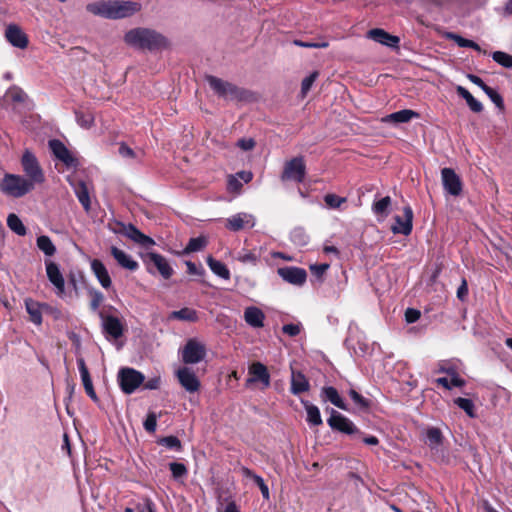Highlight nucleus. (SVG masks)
<instances>
[{
  "instance_id": "nucleus-4",
  "label": "nucleus",
  "mask_w": 512,
  "mask_h": 512,
  "mask_svg": "<svg viewBox=\"0 0 512 512\" xmlns=\"http://www.w3.org/2000/svg\"><path fill=\"white\" fill-rule=\"evenodd\" d=\"M206 80L211 89L221 98L229 101H248L251 98V93L245 89L239 88L236 85L224 81L215 76H207Z\"/></svg>"
},
{
  "instance_id": "nucleus-9",
  "label": "nucleus",
  "mask_w": 512,
  "mask_h": 512,
  "mask_svg": "<svg viewBox=\"0 0 512 512\" xmlns=\"http://www.w3.org/2000/svg\"><path fill=\"white\" fill-rule=\"evenodd\" d=\"M329 427L347 435L361 434L357 426L346 416L338 411L331 409L330 417L327 419Z\"/></svg>"
},
{
  "instance_id": "nucleus-3",
  "label": "nucleus",
  "mask_w": 512,
  "mask_h": 512,
  "mask_svg": "<svg viewBox=\"0 0 512 512\" xmlns=\"http://www.w3.org/2000/svg\"><path fill=\"white\" fill-rule=\"evenodd\" d=\"M34 189L35 186L20 174L5 173L0 180V192L8 197L21 198Z\"/></svg>"
},
{
  "instance_id": "nucleus-55",
  "label": "nucleus",
  "mask_w": 512,
  "mask_h": 512,
  "mask_svg": "<svg viewBox=\"0 0 512 512\" xmlns=\"http://www.w3.org/2000/svg\"><path fill=\"white\" fill-rule=\"evenodd\" d=\"M143 426L149 433H154L157 427V416L154 412L148 413Z\"/></svg>"
},
{
  "instance_id": "nucleus-42",
  "label": "nucleus",
  "mask_w": 512,
  "mask_h": 512,
  "mask_svg": "<svg viewBox=\"0 0 512 512\" xmlns=\"http://www.w3.org/2000/svg\"><path fill=\"white\" fill-rule=\"evenodd\" d=\"M291 241L297 246H305L309 243V235L302 227H296L290 235Z\"/></svg>"
},
{
  "instance_id": "nucleus-60",
  "label": "nucleus",
  "mask_w": 512,
  "mask_h": 512,
  "mask_svg": "<svg viewBox=\"0 0 512 512\" xmlns=\"http://www.w3.org/2000/svg\"><path fill=\"white\" fill-rule=\"evenodd\" d=\"M255 483L259 487L263 498L268 500L269 497H270L269 488L265 484L263 478L261 476L260 477H255Z\"/></svg>"
},
{
  "instance_id": "nucleus-49",
  "label": "nucleus",
  "mask_w": 512,
  "mask_h": 512,
  "mask_svg": "<svg viewBox=\"0 0 512 512\" xmlns=\"http://www.w3.org/2000/svg\"><path fill=\"white\" fill-rule=\"evenodd\" d=\"M318 76H319V73L317 71H314L309 76L305 77L302 80V83H301V95H302L303 98L307 95V93L311 89L313 83L316 81Z\"/></svg>"
},
{
  "instance_id": "nucleus-25",
  "label": "nucleus",
  "mask_w": 512,
  "mask_h": 512,
  "mask_svg": "<svg viewBox=\"0 0 512 512\" xmlns=\"http://www.w3.org/2000/svg\"><path fill=\"white\" fill-rule=\"evenodd\" d=\"M123 235L143 247H149L155 244L154 240L151 237L143 234L138 228H136L133 224L130 223L127 224V227Z\"/></svg>"
},
{
  "instance_id": "nucleus-6",
  "label": "nucleus",
  "mask_w": 512,
  "mask_h": 512,
  "mask_svg": "<svg viewBox=\"0 0 512 512\" xmlns=\"http://www.w3.org/2000/svg\"><path fill=\"white\" fill-rule=\"evenodd\" d=\"M24 177L27 178L35 187L45 182L44 171L33 152L26 149L20 160Z\"/></svg>"
},
{
  "instance_id": "nucleus-1",
  "label": "nucleus",
  "mask_w": 512,
  "mask_h": 512,
  "mask_svg": "<svg viewBox=\"0 0 512 512\" xmlns=\"http://www.w3.org/2000/svg\"><path fill=\"white\" fill-rule=\"evenodd\" d=\"M123 39L128 46L143 51L155 52L168 46L165 36L154 29L145 27L130 29L125 33Z\"/></svg>"
},
{
  "instance_id": "nucleus-16",
  "label": "nucleus",
  "mask_w": 512,
  "mask_h": 512,
  "mask_svg": "<svg viewBox=\"0 0 512 512\" xmlns=\"http://www.w3.org/2000/svg\"><path fill=\"white\" fill-rule=\"evenodd\" d=\"M45 267L47 277L55 287L56 294L62 296L65 292V280L59 266L51 260H45Z\"/></svg>"
},
{
  "instance_id": "nucleus-36",
  "label": "nucleus",
  "mask_w": 512,
  "mask_h": 512,
  "mask_svg": "<svg viewBox=\"0 0 512 512\" xmlns=\"http://www.w3.org/2000/svg\"><path fill=\"white\" fill-rule=\"evenodd\" d=\"M456 91L459 96L466 100L467 105L473 112L480 113L483 111L482 103L475 99L466 88L463 86H457Z\"/></svg>"
},
{
  "instance_id": "nucleus-47",
  "label": "nucleus",
  "mask_w": 512,
  "mask_h": 512,
  "mask_svg": "<svg viewBox=\"0 0 512 512\" xmlns=\"http://www.w3.org/2000/svg\"><path fill=\"white\" fill-rule=\"evenodd\" d=\"M91 301H90V309L93 312H99V307L104 301V295L102 292L98 290H91L90 292Z\"/></svg>"
},
{
  "instance_id": "nucleus-10",
  "label": "nucleus",
  "mask_w": 512,
  "mask_h": 512,
  "mask_svg": "<svg viewBox=\"0 0 512 512\" xmlns=\"http://www.w3.org/2000/svg\"><path fill=\"white\" fill-rule=\"evenodd\" d=\"M182 361L185 364H197L206 355L205 346L195 339H189L181 351Z\"/></svg>"
},
{
  "instance_id": "nucleus-43",
  "label": "nucleus",
  "mask_w": 512,
  "mask_h": 512,
  "mask_svg": "<svg viewBox=\"0 0 512 512\" xmlns=\"http://www.w3.org/2000/svg\"><path fill=\"white\" fill-rule=\"evenodd\" d=\"M259 256L252 250L242 249L237 253L236 260L243 264L256 265Z\"/></svg>"
},
{
  "instance_id": "nucleus-48",
  "label": "nucleus",
  "mask_w": 512,
  "mask_h": 512,
  "mask_svg": "<svg viewBox=\"0 0 512 512\" xmlns=\"http://www.w3.org/2000/svg\"><path fill=\"white\" fill-rule=\"evenodd\" d=\"M159 444L176 451H181V441L176 436H166L159 440Z\"/></svg>"
},
{
  "instance_id": "nucleus-38",
  "label": "nucleus",
  "mask_w": 512,
  "mask_h": 512,
  "mask_svg": "<svg viewBox=\"0 0 512 512\" xmlns=\"http://www.w3.org/2000/svg\"><path fill=\"white\" fill-rule=\"evenodd\" d=\"M169 319H177L181 321L195 322L197 321V312L194 309L185 307L177 311H172Z\"/></svg>"
},
{
  "instance_id": "nucleus-62",
  "label": "nucleus",
  "mask_w": 512,
  "mask_h": 512,
  "mask_svg": "<svg viewBox=\"0 0 512 512\" xmlns=\"http://www.w3.org/2000/svg\"><path fill=\"white\" fill-rule=\"evenodd\" d=\"M283 333L294 337L300 333V326L296 324H286L282 327Z\"/></svg>"
},
{
  "instance_id": "nucleus-31",
  "label": "nucleus",
  "mask_w": 512,
  "mask_h": 512,
  "mask_svg": "<svg viewBox=\"0 0 512 512\" xmlns=\"http://www.w3.org/2000/svg\"><path fill=\"white\" fill-rule=\"evenodd\" d=\"M321 397L324 401H329L336 407L342 410H348L345 402L339 395L336 388L332 386L323 387L321 390Z\"/></svg>"
},
{
  "instance_id": "nucleus-51",
  "label": "nucleus",
  "mask_w": 512,
  "mask_h": 512,
  "mask_svg": "<svg viewBox=\"0 0 512 512\" xmlns=\"http://www.w3.org/2000/svg\"><path fill=\"white\" fill-rule=\"evenodd\" d=\"M169 469L172 473V476L175 479H179L187 475L188 471L184 464L178 462H172L169 464Z\"/></svg>"
},
{
  "instance_id": "nucleus-63",
  "label": "nucleus",
  "mask_w": 512,
  "mask_h": 512,
  "mask_svg": "<svg viewBox=\"0 0 512 512\" xmlns=\"http://www.w3.org/2000/svg\"><path fill=\"white\" fill-rule=\"evenodd\" d=\"M109 229L115 233V234H121L123 235L126 227H127V224L123 223V222H120V221H114L112 223H109Z\"/></svg>"
},
{
  "instance_id": "nucleus-13",
  "label": "nucleus",
  "mask_w": 512,
  "mask_h": 512,
  "mask_svg": "<svg viewBox=\"0 0 512 512\" xmlns=\"http://www.w3.org/2000/svg\"><path fill=\"white\" fill-rule=\"evenodd\" d=\"M98 316L102 321V327L105 333L114 339H118L123 335V324L118 317L108 315L105 311H99Z\"/></svg>"
},
{
  "instance_id": "nucleus-52",
  "label": "nucleus",
  "mask_w": 512,
  "mask_h": 512,
  "mask_svg": "<svg viewBox=\"0 0 512 512\" xmlns=\"http://www.w3.org/2000/svg\"><path fill=\"white\" fill-rule=\"evenodd\" d=\"M484 93L490 98V100L499 108V109H503L504 108V101H503V98L502 96L496 91L494 90L493 88H491L490 86L489 87H486Z\"/></svg>"
},
{
  "instance_id": "nucleus-23",
  "label": "nucleus",
  "mask_w": 512,
  "mask_h": 512,
  "mask_svg": "<svg viewBox=\"0 0 512 512\" xmlns=\"http://www.w3.org/2000/svg\"><path fill=\"white\" fill-rule=\"evenodd\" d=\"M255 219L247 213H238L227 219L226 228L231 231H239L245 227H254Z\"/></svg>"
},
{
  "instance_id": "nucleus-30",
  "label": "nucleus",
  "mask_w": 512,
  "mask_h": 512,
  "mask_svg": "<svg viewBox=\"0 0 512 512\" xmlns=\"http://www.w3.org/2000/svg\"><path fill=\"white\" fill-rule=\"evenodd\" d=\"M310 388L309 381L301 372L292 371L290 391L294 395H299L308 391Z\"/></svg>"
},
{
  "instance_id": "nucleus-19",
  "label": "nucleus",
  "mask_w": 512,
  "mask_h": 512,
  "mask_svg": "<svg viewBox=\"0 0 512 512\" xmlns=\"http://www.w3.org/2000/svg\"><path fill=\"white\" fill-rule=\"evenodd\" d=\"M5 37L12 46L19 49H25L29 43L27 35L16 24H9L7 26Z\"/></svg>"
},
{
  "instance_id": "nucleus-14",
  "label": "nucleus",
  "mask_w": 512,
  "mask_h": 512,
  "mask_svg": "<svg viewBox=\"0 0 512 512\" xmlns=\"http://www.w3.org/2000/svg\"><path fill=\"white\" fill-rule=\"evenodd\" d=\"M249 377L246 380L247 385L260 382L262 388L266 389L270 386V374L267 367L261 362H254L248 369Z\"/></svg>"
},
{
  "instance_id": "nucleus-11",
  "label": "nucleus",
  "mask_w": 512,
  "mask_h": 512,
  "mask_svg": "<svg viewBox=\"0 0 512 512\" xmlns=\"http://www.w3.org/2000/svg\"><path fill=\"white\" fill-rule=\"evenodd\" d=\"M441 179L444 190L452 195L459 196L462 193V181L459 175L452 168H443L441 170Z\"/></svg>"
},
{
  "instance_id": "nucleus-40",
  "label": "nucleus",
  "mask_w": 512,
  "mask_h": 512,
  "mask_svg": "<svg viewBox=\"0 0 512 512\" xmlns=\"http://www.w3.org/2000/svg\"><path fill=\"white\" fill-rule=\"evenodd\" d=\"M7 226L10 230L19 236H24L27 232L21 219L14 213H11L7 217Z\"/></svg>"
},
{
  "instance_id": "nucleus-58",
  "label": "nucleus",
  "mask_w": 512,
  "mask_h": 512,
  "mask_svg": "<svg viewBox=\"0 0 512 512\" xmlns=\"http://www.w3.org/2000/svg\"><path fill=\"white\" fill-rule=\"evenodd\" d=\"M186 266H187V272L190 275H196V276L205 275V270L201 265L197 266L192 261H186Z\"/></svg>"
},
{
  "instance_id": "nucleus-29",
  "label": "nucleus",
  "mask_w": 512,
  "mask_h": 512,
  "mask_svg": "<svg viewBox=\"0 0 512 512\" xmlns=\"http://www.w3.org/2000/svg\"><path fill=\"white\" fill-rule=\"evenodd\" d=\"M419 113L410 110V109H403L394 113H391L385 117L382 118V121L385 123H407L411 121L413 118H418Z\"/></svg>"
},
{
  "instance_id": "nucleus-8",
  "label": "nucleus",
  "mask_w": 512,
  "mask_h": 512,
  "mask_svg": "<svg viewBox=\"0 0 512 512\" xmlns=\"http://www.w3.org/2000/svg\"><path fill=\"white\" fill-rule=\"evenodd\" d=\"M306 175V165L303 157H295L287 161L281 175L282 181H294L301 183Z\"/></svg>"
},
{
  "instance_id": "nucleus-7",
  "label": "nucleus",
  "mask_w": 512,
  "mask_h": 512,
  "mask_svg": "<svg viewBox=\"0 0 512 512\" xmlns=\"http://www.w3.org/2000/svg\"><path fill=\"white\" fill-rule=\"evenodd\" d=\"M118 380L122 391L132 394L144 382V375L133 368H122Z\"/></svg>"
},
{
  "instance_id": "nucleus-12",
  "label": "nucleus",
  "mask_w": 512,
  "mask_h": 512,
  "mask_svg": "<svg viewBox=\"0 0 512 512\" xmlns=\"http://www.w3.org/2000/svg\"><path fill=\"white\" fill-rule=\"evenodd\" d=\"M144 261L147 263L150 273H153L150 268V265H153L164 279H169L173 274V268L161 254L149 252L145 255Z\"/></svg>"
},
{
  "instance_id": "nucleus-24",
  "label": "nucleus",
  "mask_w": 512,
  "mask_h": 512,
  "mask_svg": "<svg viewBox=\"0 0 512 512\" xmlns=\"http://www.w3.org/2000/svg\"><path fill=\"white\" fill-rule=\"evenodd\" d=\"M90 266L93 274L99 281L100 285L104 289L110 288L112 285V281L105 265L99 259H93L90 262Z\"/></svg>"
},
{
  "instance_id": "nucleus-45",
  "label": "nucleus",
  "mask_w": 512,
  "mask_h": 512,
  "mask_svg": "<svg viewBox=\"0 0 512 512\" xmlns=\"http://www.w3.org/2000/svg\"><path fill=\"white\" fill-rule=\"evenodd\" d=\"M454 402L459 408L464 410L469 417H475V406L471 399L459 397L456 398Z\"/></svg>"
},
{
  "instance_id": "nucleus-5",
  "label": "nucleus",
  "mask_w": 512,
  "mask_h": 512,
  "mask_svg": "<svg viewBox=\"0 0 512 512\" xmlns=\"http://www.w3.org/2000/svg\"><path fill=\"white\" fill-rule=\"evenodd\" d=\"M425 443L430 449L431 457L434 461L441 464L450 463V454L447 448L443 446L444 436L437 427H429L424 432Z\"/></svg>"
},
{
  "instance_id": "nucleus-20",
  "label": "nucleus",
  "mask_w": 512,
  "mask_h": 512,
  "mask_svg": "<svg viewBox=\"0 0 512 512\" xmlns=\"http://www.w3.org/2000/svg\"><path fill=\"white\" fill-rule=\"evenodd\" d=\"M48 145L53 155L66 166H75L77 164L76 159L71 155L70 151L60 140H49Z\"/></svg>"
},
{
  "instance_id": "nucleus-33",
  "label": "nucleus",
  "mask_w": 512,
  "mask_h": 512,
  "mask_svg": "<svg viewBox=\"0 0 512 512\" xmlns=\"http://www.w3.org/2000/svg\"><path fill=\"white\" fill-rule=\"evenodd\" d=\"M301 402L306 410V414H307L306 421L308 422V424L311 426L322 425L323 421L321 418L319 408L316 405H314L308 401L302 400Z\"/></svg>"
},
{
  "instance_id": "nucleus-44",
  "label": "nucleus",
  "mask_w": 512,
  "mask_h": 512,
  "mask_svg": "<svg viewBox=\"0 0 512 512\" xmlns=\"http://www.w3.org/2000/svg\"><path fill=\"white\" fill-rule=\"evenodd\" d=\"M492 58L499 65L505 68H512V55L502 51H495L492 53Z\"/></svg>"
},
{
  "instance_id": "nucleus-64",
  "label": "nucleus",
  "mask_w": 512,
  "mask_h": 512,
  "mask_svg": "<svg viewBox=\"0 0 512 512\" xmlns=\"http://www.w3.org/2000/svg\"><path fill=\"white\" fill-rule=\"evenodd\" d=\"M11 98L14 102H24L26 99V94L19 88H14L10 92Z\"/></svg>"
},
{
  "instance_id": "nucleus-17",
  "label": "nucleus",
  "mask_w": 512,
  "mask_h": 512,
  "mask_svg": "<svg viewBox=\"0 0 512 512\" xmlns=\"http://www.w3.org/2000/svg\"><path fill=\"white\" fill-rule=\"evenodd\" d=\"M278 275L287 283L301 286L306 282L307 273L299 267H282L277 270Z\"/></svg>"
},
{
  "instance_id": "nucleus-35",
  "label": "nucleus",
  "mask_w": 512,
  "mask_h": 512,
  "mask_svg": "<svg viewBox=\"0 0 512 512\" xmlns=\"http://www.w3.org/2000/svg\"><path fill=\"white\" fill-rule=\"evenodd\" d=\"M26 311L30 316V320L36 324L41 325L42 323V305L32 299L25 300Z\"/></svg>"
},
{
  "instance_id": "nucleus-28",
  "label": "nucleus",
  "mask_w": 512,
  "mask_h": 512,
  "mask_svg": "<svg viewBox=\"0 0 512 512\" xmlns=\"http://www.w3.org/2000/svg\"><path fill=\"white\" fill-rule=\"evenodd\" d=\"M244 319L251 327L261 328L264 326L265 314L261 309L255 306H250L244 311Z\"/></svg>"
},
{
  "instance_id": "nucleus-50",
  "label": "nucleus",
  "mask_w": 512,
  "mask_h": 512,
  "mask_svg": "<svg viewBox=\"0 0 512 512\" xmlns=\"http://www.w3.org/2000/svg\"><path fill=\"white\" fill-rule=\"evenodd\" d=\"M324 201L326 205L330 208L337 209L339 208L343 203L346 202V198L340 197L336 194H326L324 197Z\"/></svg>"
},
{
  "instance_id": "nucleus-56",
  "label": "nucleus",
  "mask_w": 512,
  "mask_h": 512,
  "mask_svg": "<svg viewBox=\"0 0 512 512\" xmlns=\"http://www.w3.org/2000/svg\"><path fill=\"white\" fill-rule=\"evenodd\" d=\"M329 267L330 265L328 263L313 264L310 265V270L314 276L321 278Z\"/></svg>"
},
{
  "instance_id": "nucleus-21",
  "label": "nucleus",
  "mask_w": 512,
  "mask_h": 512,
  "mask_svg": "<svg viewBox=\"0 0 512 512\" xmlns=\"http://www.w3.org/2000/svg\"><path fill=\"white\" fill-rule=\"evenodd\" d=\"M367 38L390 48H398L400 38L391 35L381 28H374L367 32Z\"/></svg>"
},
{
  "instance_id": "nucleus-57",
  "label": "nucleus",
  "mask_w": 512,
  "mask_h": 512,
  "mask_svg": "<svg viewBox=\"0 0 512 512\" xmlns=\"http://www.w3.org/2000/svg\"><path fill=\"white\" fill-rule=\"evenodd\" d=\"M149 508L150 510H155V504L147 497L143 498L142 502L136 505L137 512H149Z\"/></svg>"
},
{
  "instance_id": "nucleus-41",
  "label": "nucleus",
  "mask_w": 512,
  "mask_h": 512,
  "mask_svg": "<svg viewBox=\"0 0 512 512\" xmlns=\"http://www.w3.org/2000/svg\"><path fill=\"white\" fill-rule=\"evenodd\" d=\"M208 244V240L205 236H199L196 238H191L185 247L183 253L189 254L193 252H198L203 250Z\"/></svg>"
},
{
  "instance_id": "nucleus-37",
  "label": "nucleus",
  "mask_w": 512,
  "mask_h": 512,
  "mask_svg": "<svg viewBox=\"0 0 512 512\" xmlns=\"http://www.w3.org/2000/svg\"><path fill=\"white\" fill-rule=\"evenodd\" d=\"M391 197L385 196L372 205V211L375 215L385 218L389 215V208L391 206Z\"/></svg>"
},
{
  "instance_id": "nucleus-15",
  "label": "nucleus",
  "mask_w": 512,
  "mask_h": 512,
  "mask_svg": "<svg viewBox=\"0 0 512 512\" xmlns=\"http://www.w3.org/2000/svg\"><path fill=\"white\" fill-rule=\"evenodd\" d=\"M395 224L392 225L391 230L394 234H402L408 236L413 227V211L410 206H405L403 209V216L396 215Z\"/></svg>"
},
{
  "instance_id": "nucleus-39",
  "label": "nucleus",
  "mask_w": 512,
  "mask_h": 512,
  "mask_svg": "<svg viewBox=\"0 0 512 512\" xmlns=\"http://www.w3.org/2000/svg\"><path fill=\"white\" fill-rule=\"evenodd\" d=\"M36 245L46 256L51 257L56 253V246L49 236L41 235L36 239Z\"/></svg>"
},
{
  "instance_id": "nucleus-26",
  "label": "nucleus",
  "mask_w": 512,
  "mask_h": 512,
  "mask_svg": "<svg viewBox=\"0 0 512 512\" xmlns=\"http://www.w3.org/2000/svg\"><path fill=\"white\" fill-rule=\"evenodd\" d=\"M123 235L143 247H149L155 244L154 240L151 237L143 234L138 228H136L133 224L130 223L127 224V227Z\"/></svg>"
},
{
  "instance_id": "nucleus-32",
  "label": "nucleus",
  "mask_w": 512,
  "mask_h": 512,
  "mask_svg": "<svg viewBox=\"0 0 512 512\" xmlns=\"http://www.w3.org/2000/svg\"><path fill=\"white\" fill-rule=\"evenodd\" d=\"M74 192L86 212L91 208L90 196L87 185L84 181L73 184Z\"/></svg>"
},
{
  "instance_id": "nucleus-46",
  "label": "nucleus",
  "mask_w": 512,
  "mask_h": 512,
  "mask_svg": "<svg viewBox=\"0 0 512 512\" xmlns=\"http://www.w3.org/2000/svg\"><path fill=\"white\" fill-rule=\"evenodd\" d=\"M77 123L83 128H90L94 122V117L91 113H84L81 111L75 112Z\"/></svg>"
},
{
  "instance_id": "nucleus-61",
  "label": "nucleus",
  "mask_w": 512,
  "mask_h": 512,
  "mask_svg": "<svg viewBox=\"0 0 512 512\" xmlns=\"http://www.w3.org/2000/svg\"><path fill=\"white\" fill-rule=\"evenodd\" d=\"M420 315V311L413 308H408L405 312V319L408 323H414L420 318Z\"/></svg>"
},
{
  "instance_id": "nucleus-27",
  "label": "nucleus",
  "mask_w": 512,
  "mask_h": 512,
  "mask_svg": "<svg viewBox=\"0 0 512 512\" xmlns=\"http://www.w3.org/2000/svg\"><path fill=\"white\" fill-rule=\"evenodd\" d=\"M110 252L114 259L117 261L118 265L122 268L130 271H135L138 269V262L132 259V257L125 253L123 250L117 248L116 246H112Z\"/></svg>"
},
{
  "instance_id": "nucleus-34",
  "label": "nucleus",
  "mask_w": 512,
  "mask_h": 512,
  "mask_svg": "<svg viewBox=\"0 0 512 512\" xmlns=\"http://www.w3.org/2000/svg\"><path fill=\"white\" fill-rule=\"evenodd\" d=\"M207 265L211 271L222 279L229 280L231 277L230 271L227 266L219 260L214 259L212 256L206 258Z\"/></svg>"
},
{
  "instance_id": "nucleus-54",
  "label": "nucleus",
  "mask_w": 512,
  "mask_h": 512,
  "mask_svg": "<svg viewBox=\"0 0 512 512\" xmlns=\"http://www.w3.org/2000/svg\"><path fill=\"white\" fill-rule=\"evenodd\" d=\"M445 37L447 39L453 40L459 47L469 48L471 46L472 40L463 38L462 36H460L458 34H455L452 32H447L445 34Z\"/></svg>"
},
{
  "instance_id": "nucleus-18",
  "label": "nucleus",
  "mask_w": 512,
  "mask_h": 512,
  "mask_svg": "<svg viewBox=\"0 0 512 512\" xmlns=\"http://www.w3.org/2000/svg\"><path fill=\"white\" fill-rule=\"evenodd\" d=\"M181 386L190 393H194L200 388V381L196 377L195 373L188 367L179 368L176 372Z\"/></svg>"
},
{
  "instance_id": "nucleus-2",
  "label": "nucleus",
  "mask_w": 512,
  "mask_h": 512,
  "mask_svg": "<svg viewBox=\"0 0 512 512\" xmlns=\"http://www.w3.org/2000/svg\"><path fill=\"white\" fill-rule=\"evenodd\" d=\"M86 10L93 15L107 19H122L139 12L141 4L134 1H98L87 4Z\"/></svg>"
},
{
  "instance_id": "nucleus-22",
  "label": "nucleus",
  "mask_w": 512,
  "mask_h": 512,
  "mask_svg": "<svg viewBox=\"0 0 512 512\" xmlns=\"http://www.w3.org/2000/svg\"><path fill=\"white\" fill-rule=\"evenodd\" d=\"M77 366L86 394L90 397V399L93 402L97 403L99 401V398L94 390L92 379L89 370L86 366L85 360L82 357L77 358Z\"/></svg>"
},
{
  "instance_id": "nucleus-59",
  "label": "nucleus",
  "mask_w": 512,
  "mask_h": 512,
  "mask_svg": "<svg viewBox=\"0 0 512 512\" xmlns=\"http://www.w3.org/2000/svg\"><path fill=\"white\" fill-rule=\"evenodd\" d=\"M294 44L300 47L305 48H326L328 47V42H303L300 40H295Z\"/></svg>"
},
{
  "instance_id": "nucleus-53",
  "label": "nucleus",
  "mask_w": 512,
  "mask_h": 512,
  "mask_svg": "<svg viewBox=\"0 0 512 512\" xmlns=\"http://www.w3.org/2000/svg\"><path fill=\"white\" fill-rule=\"evenodd\" d=\"M349 396L354 401V403L360 408L367 409L370 405L369 400L364 398L361 394H359L356 390L351 389L349 391Z\"/></svg>"
}]
</instances>
